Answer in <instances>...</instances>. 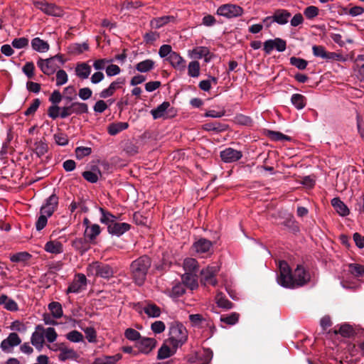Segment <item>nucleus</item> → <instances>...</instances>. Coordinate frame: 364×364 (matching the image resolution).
Returning <instances> with one entry per match:
<instances>
[{"label":"nucleus","mask_w":364,"mask_h":364,"mask_svg":"<svg viewBox=\"0 0 364 364\" xmlns=\"http://www.w3.org/2000/svg\"><path fill=\"white\" fill-rule=\"evenodd\" d=\"M186 328L178 321H173L169 327V334L167 341L174 349L181 347L188 340Z\"/></svg>","instance_id":"obj_1"},{"label":"nucleus","mask_w":364,"mask_h":364,"mask_svg":"<svg viewBox=\"0 0 364 364\" xmlns=\"http://www.w3.org/2000/svg\"><path fill=\"white\" fill-rule=\"evenodd\" d=\"M151 264L150 258L146 255L141 256L132 262L131 272L136 284L141 285L144 283Z\"/></svg>","instance_id":"obj_2"},{"label":"nucleus","mask_w":364,"mask_h":364,"mask_svg":"<svg viewBox=\"0 0 364 364\" xmlns=\"http://www.w3.org/2000/svg\"><path fill=\"white\" fill-rule=\"evenodd\" d=\"M115 271L107 264L100 262H95L87 267V274L88 277H100L105 279H109L114 277Z\"/></svg>","instance_id":"obj_3"},{"label":"nucleus","mask_w":364,"mask_h":364,"mask_svg":"<svg viewBox=\"0 0 364 364\" xmlns=\"http://www.w3.org/2000/svg\"><path fill=\"white\" fill-rule=\"evenodd\" d=\"M279 274L277 279L278 284L285 288H296L294 284L295 281L287 262L285 261L279 262Z\"/></svg>","instance_id":"obj_4"},{"label":"nucleus","mask_w":364,"mask_h":364,"mask_svg":"<svg viewBox=\"0 0 364 364\" xmlns=\"http://www.w3.org/2000/svg\"><path fill=\"white\" fill-rule=\"evenodd\" d=\"M216 14L227 18H236L242 15L243 9L235 4H227L219 6Z\"/></svg>","instance_id":"obj_5"},{"label":"nucleus","mask_w":364,"mask_h":364,"mask_svg":"<svg viewBox=\"0 0 364 364\" xmlns=\"http://www.w3.org/2000/svg\"><path fill=\"white\" fill-rule=\"evenodd\" d=\"M33 3L37 9L48 15L53 16H62L63 15V9L53 4H49L44 0H33Z\"/></svg>","instance_id":"obj_6"},{"label":"nucleus","mask_w":364,"mask_h":364,"mask_svg":"<svg viewBox=\"0 0 364 364\" xmlns=\"http://www.w3.org/2000/svg\"><path fill=\"white\" fill-rule=\"evenodd\" d=\"M87 280L85 274L78 273L75 274L73 282L68 286L67 294H78L85 289Z\"/></svg>","instance_id":"obj_7"},{"label":"nucleus","mask_w":364,"mask_h":364,"mask_svg":"<svg viewBox=\"0 0 364 364\" xmlns=\"http://www.w3.org/2000/svg\"><path fill=\"white\" fill-rule=\"evenodd\" d=\"M218 272L219 267L218 265L207 267L201 271V282L204 285L215 286L218 282L215 276Z\"/></svg>","instance_id":"obj_8"},{"label":"nucleus","mask_w":364,"mask_h":364,"mask_svg":"<svg viewBox=\"0 0 364 364\" xmlns=\"http://www.w3.org/2000/svg\"><path fill=\"white\" fill-rule=\"evenodd\" d=\"M21 343V339L16 333H11L8 337L4 339L0 345V348L4 353H11L13 348L18 346Z\"/></svg>","instance_id":"obj_9"},{"label":"nucleus","mask_w":364,"mask_h":364,"mask_svg":"<svg viewBox=\"0 0 364 364\" xmlns=\"http://www.w3.org/2000/svg\"><path fill=\"white\" fill-rule=\"evenodd\" d=\"M287 48V43L284 40L280 38L274 39H269L264 43V50L265 53L269 54L273 50L278 52H283Z\"/></svg>","instance_id":"obj_10"},{"label":"nucleus","mask_w":364,"mask_h":364,"mask_svg":"<svg viewBox=\"0 0 364 364\" xmlns=\"http://www.w3.org/2000/svg\"><path fill=\"white\" fill-rule=\"evenodd\" d=\"M55 58H49L47 59H41L40 58L37 65L41 69V70L47 75H50L53 74L57 69L60 67V65L54 60Z\"/></svg>","instance_id":"obj_11"},{"label":"nucleus","mask_w":364,"mask_h":364,"mask_svg":"<svg viewBox=\"0 0 364 364\" xmlns=\"http://www.w3.org/2000/svg\"><path fill=\"white\" fill-rule=\"evenodd\" d=\"M58 205V197L55 194H52L46 200L45 205H42L40 213L50 217L57 209Z\"/></svg>","instance_id":"obj_12"},{"label":"nucleus","mask_w":364,"mask_h":364,"mask_svg":"<svg viewBox=\"0 0 364 364\" xmlns=\"http://www.w3.org/2000/svg\"><path fill=\"white\" fill-rule=\"evenodd\" d=\"M43 326L42 325H37L35 331L33 332L31 337V344L38 350L41 351L44 346L45 340L43 336Z\"/></svg>","instance_id":"obj_13"},{"label":"nucleus","mask_w":364,"mask_h":364,"mask_svg":"<svg viewBox=\"0 0 364 364\" xmlns=\"http://www.w3.org/2000/svg\"><path fill=\"white\" fill-rule=\"evenodd\" d=\"M220 158L225 163H232L238 161L242 156L240 151H237L232 148H226L220 151Z\"/></svg>","instance_id":"obj_14"},{"label":"nucleus","mask_w":364,"mask_h":364,"mask_svg":"<svg viewBox=\"0 0 364 364\" xmlns=\"http://www.w3.org/2000/svg\"><path fill=\"white\" fill-rule=\"evenodd\" d=\"M294 279L295 287H301L306 284L309 279L310 276L309 274L304 269V268L301 266H297L296 269L294 273Z\"/></svg>","instance_id":"obj_15"},{"label":"nucleus","mask_w":364,"mask_h":364,"mask_svg":"<svg viewBox=\"0 0 364 364\" xmlns=\"http://www.w3.org/2000/svg\"><path fill=\"white\" fill-rule=\"evenodd\" d=\"M172 109L169 102H164L156 107V108L151 110V114L154 119L160 118H168V112Z\"/></svg>","instance_id":"obj_16"},{"label":"nucleus","mask_w":364,"mask_h":364,"mask_svg":"<svg viewBox=\"0 0 364 364\" xmlns=\"http://www.w3.org/2000/svg\"><path fill=\"white\" fill-rule=\"evenodd\" d=\"M130 225L127 223H117L114 220L107 227V231L112 235L120 236L130 229Z\"/></svg>","instance_id":"obj_17"},{"label":"nucleus","mask_w":364,"mask_h":364,"mask_svg":"<svg viewBox=\"0 0 364 364\" xmlns=\"http://www.w3.org/2000/svg\"><path fill=\"white\" fill-rule=\"evenodd\" d=\"M188 55L191 58L201 59L204 58L205 62H210L211 60L210 50L205 46L196 47L189 51Z\"/></svg>","instance_id":"obj_18"},{"label":"nucleus","mask_w":364,"mask_h":364,"mask_svg":"<svg viewBox=\"0 0 364 364\" xmlns=\"http://www.w3.org/2000/svg\"><path fill=\"white\" fill-rule=\"evenodd\" d=\"M167 60L174 69L180 72H183L186 70V61L179 53L176 52L172 53Z\"/></svg>","instance_id":"obj_19"},{"label":"nucleus","mask_w":364,"mask_h":364,"mask_svg":"<svg viewBox=\"0 0 364 364\" xmlns=\"http://www.w3.org/2000/svg\"><path fill=\"white\" fill-rule=\"evenodd\" d=\"M156 346V341L153 338H142L137 343L139 350L144 354L150 353Z\"/></svg>","instance_id":"obj_20"},{"label":"nucleus","mask_w":364,"mask_h":364,"mask_svg":"<svg viewBox=\"0 0 364 364\" xmlns=\"http://www.w3.org/2000/svg\"><path fill=\"white\" fill-rule=\"evenodd\" d=\"M101 233V228L98 224H92L85 229V239L90 243H94Z\"/></svg>","instance_id":"obj_21"},{"label":"nucleus","mask_w":364,"mask_h":364,"mask_svg":"<svg viewBox=\"0 0 364 364\" xmlns=\"http://www.w3.org/2000/svg\"><path fill=\"white\" fill-rule=\"evenodd\" d=\"M212 242L205 238H200L193 243V248L198 254H205L210 251Z\"/></svg>","instance_id":"obj_22"},{"label":"nucleus","mask_w":364,"mask_h":364,"mask_svg":"<svg viewBox=\"0 0 364 364\" xmlns=\"http://www.w3.org/2000/svg\"><path fill=\"white\" fill-rule=\"evenodd\" d=\"M44 250L48 253L58 255L63 252V245L57 240H50L45 244Z\"/></svg>","instance_id":"obj_23"},{"label":"nucleus","mask_w":364,"mask_h":364,"mask_svg":"<svg viewBox=\"0 0 364 364\" xmlns=\"http://www.w3.org/2000/svg\"><path fill=\"white\" fill-rule=\"evenodd\" d=\"M143 311L148 317L151 318H158L161 314L160 307L150 301L144 304Z\"/></svg>","instance_id":"obj_24"},{"label":"nucleus","mask_w":364,"mask_h":364,"mask_svg":"<svg viewBox=\"0 0 364 364\" xmlns=\"http://www.w3.org/2000/svg\"><path fill=\"white\" fill-rule=\"evenodd\" d=\"M291 14L286 9H277L273 15L274 21L279 25L288 23Z\"/></svg>","instance_id":"obj_25"},{"label":"nucleus","mask_w":364,"mask_h":364,"mask_svg":"<svg viewBox=\"0 0 364 364\" xmlns=\"http://www.w3.org/2000/svg\"><path fill=\"white\" fill-rule=\"evenodd\" d=\"M59 350L58 359L61 361L76 360L78 358L77 353L73 348L63 346L60 347Z\"/></svg>","instance_id":"obj_26"},{"label":"nucleus","mask_w":364,"mask_h":364,"mask_svg":"<svg viewBox=\"0 0 364 364\" xmlns=\"http://www.w3.org/2000/svg\"><path fill=\"white\" fill-rule=\"evenodd\" d=\"M31 47L32 48L39 53H46L49 48L50 46L47 41H43V39L36 37L31 40Z\"/></svg>","instance_id":"obj_27"},{"label":"nucleus","mask_w":364,"mask_h":364,"mask_svg":"<svg viewBox=\"0 0 364 364\" xmlns=\"http://www.w3.org/2000/svg\"><path fill=\"white\" fill-rule=\"evenodd\" d=\"M331 205L335 210L341 216H346L349 214L350 211L346 205L340 200L338 198H334L331 200Z\"/></svg>","instance_id":"obj_28"},{"label":"nucleus","mask_w":364,"mask_h":364,"mask_svg":"<svg viewBox=\"0 0 364 364\" xmlns=\"http://www.w3.org/2000/svg\"><path fill=\"white\" fill-rule=\"evenodd\" d=\"M91 73V67L87 63H77L75 67V74L81 79H87Z\"/></svg>","instance_id":"obj_29"},{"label":"nucleus","mask_w":364,"mask_h":364,"mask_svg":"<svg viewBox=\"0 0 364 364\" xmlns=\"http://www.w3.org/2000/svg\"><path fill=\"white\" fill-rule=\"evenodd\" d=\"M182 280L192 290L198 287L196 273L186 272L182 277Z\"/></svg>","instance_id":"obj_30"},{"label":"nucleus","mask_w":364,"mask_h":364,"mask_svg":"<svg viewBox=\"0 0 364 364\" xmlns=\"http://www.w3.org/2000/svg\"><path fill=\"white\" fill-rule=\"evenodd\" d=\"M0 305H4V309L10 311H16L18 309L17 303L5 294L0 296Z\"/></svg>","instance_id":"obj_31"},{"label":"nucleus","mask_w":364,"mask_h":364,"mask_svg":"<svg viewBox=\"0 0 364 364\" xmlns=\"http://www.w3.org/2000/svg\"><path fill=\"white\" fill-rule=\"evenodd\" d=\"M155 67V62L151 59H146L136 64L135 69L139 73H147Z\"/></svg>","instance_id":"obj_32"},{"label":"nucleus","mask_w":364,"mask_h":364,"mask_svg":"<svg viewBox=\"0 0 364 364\" xmlns=\"http://www.w3.org/2000/svg\"><path fill=\"white\" fill-rule=\"evenodd\" d=\"M174 20L175 18L173 16H164L161 17L153 18L151 21L150 24L151 27L158 29L167 24L170 21H173Z\"/></svg>","instance_id":"obj_33"},{"label":"nucleus","mask_w":364,"mask_h":364,"mask_svg":"<svg viewBox=\"0 0 364 364\" xmlns=\"http://www.w3.org/2000/svg\"><path fill=\"white\" fill-rule=\"evenodd\" d=\"M177 349L169 347L166 343H164L158 350L157 358L163 360L169 358L176 352Z\"/></svg>","instance_id":"obj_34"},{"label":"nucleus","mask_w":364,"mask_h":364,"mask_svg":"<svg viewBox=\"0 0 364 364\" xmlns=\"http://www.w3.org/2000/svg\"><path fill=\"white\" fill-rule=\"evenodd\" d=\"M48 308L53 318L58 319L63 316V307L59 302L52 301L48 304Z\"/></svg>","instance_id":"obj_35"},{"label":"nucleus","mask_w":364,"mask_h":364,"mask_svg":"<svg viewBox=\"0 0 364 364\" xmlns=\"http://www.w3.org/2000/svg\"><path fill=\"white\" fill-rule=\"evenodd\" d=\"M128 127L129 124L127 122H119L109 124L107 132L110 135L114 136L120 132L127 129Z\"/></svg>","instance_id":"obj_36"},{"label":"nucleus","mask_w":364,"mask_h":364,"mask_svg":"<svg viewBox=\"0 0 364 364\" xmlns=\"http://www.w3.org/2000/svg\"><path fill=\"white\" fill-rule=\"evenodd\" d=\"M121 358L122 355L120 354H116L112 356H105L104 358H97L92 364H116Z\"/></svg>","instance_id":"obj_37"},{"label":"nucleus","mask_w":364,"mask_h":364,"mask_svg":"<svg viewBox=\"0 0 364 364\" xmlns=\"http://www.w3.org/2000/svg\"><path fill=\"white\" fill-rule=\"evenodd\" d=\"M70 106L71 114H82L88 112V106L86 103L75 102Z\"/></svg>","instance_id":"obj_38"},{"label":"nucleus","mask_w":364,"mask_h":364,"mask_svg":"<svg viewBox=\"0 0 364 364\" xmlns=\"http://www.w3.org/2000/svg\"><path fill=\"white\" fill-rule=\"evenodd\" d=\"M183 269L186 272L196 273L198 269V264L196 259L186 258L183 261Z\"/></svg>","instance_id":"obj_39"},{"label":"nucleus","mask_w":364,"mask_h":364,"mask_svg":"<svg viewBox=\"0 0 364 364\" xmlns=\"http://www.w3.org/2000/svg\"><path fill=\"white\" fill-rule=\"evenodd\" d=\"M291 102L297 109L304 108L306 104V97L301 94L292 95Z\"/></svg>","instance_id":"obj_40"},{"label":"nucleus","mask_w":364,"mask_h":364,"mask_svg":"<svg viewBox=\"0 0 364 364\" xmlns=\"http://www.w3.org/2000/svg\"><path fill=\"white\" fill-rule=\"evenodd\" d=\"M100 212L102 215L100 221L102 223L105 224L107 227L109 225H110V223H112L114 220H117V217L115 215L105 210L102 208H100Z\"/></svg>","instance_id":"obj_41"},{"label":"nucleus","mask_w":364,"mask_h":364,"mask_svg":"<svg viewBox=\"0 0 364 364\" xmlns=\"http://www.w3.org/2000/svg\"><path fill=\"white\" fill-rule=\"evenodd\" d=\"M240 315L236 312H232L228 315H223L220 316V320L221 322L228 325H235L238 322Z\"/></svg>","instance_id":"obj_42"},{"label":"nucleus","mask_w":364,"mask_h":364,"mask_svg":"<svg viewBox=\"0 0 364 364\" xmlns=\"http://www.w3.org/2000/svg\"><path fill=\"white\" fill-rule=\"evenodd\" d=\"M101 176V172L100 170H94V171H86L82 173L83 178L90 183H96L99 177Z\"/></svg>","instance_id":"obj_43"},{"label":"nucleus","mask_w":364,"mask_h":364,"mask_svg":"<svg viewBox=\"0 0 364 364\" xmlns=\"http://www.w3.org/2000/svg\"><path fill=\"white\" fill-rule=\"evenodd\" d=\"M203 129L206 131H214L216 132H221L228 129L225 124H221L219 122L206 123L203 126Z\"/></svg>","instance_id":"obj_44"},{"label":"nucleus","mask_w":364,"mask_h":364,"mask_svg":"<svg viewBox=\"0 0 364 364\" xmlns=\"http://www.w3.org/2000/svg\"><path fill=\"white\" fill-rule=\"evenodd\" d=\"M215 300L218 306L220 308L225 309H230L233 307V304L231 301H230L227 298L223 296L221 293L217 294Z\"/></svg>","instance_id":"obj_45"},{"label":"nucleus","mask_w":364,"mask_h":364,"mask_svg":"<svg viewBox=\"0 0 364 364\" xmlns=\"http://www.w3.org/2000/svg\"><path fill=\"white\" fill-rule=\"evenodd\" d=\"M44 340L46 339L48 343H52L55 342L58 338V333L55 329L53 327L44 328L43 327Z\"/></svg>","instance_id":"obj_46"},{"label":"nucleus","mask_w":364,"mask_h":364,"mask_svg":"<svg viewBox=\"0 0 364 364\" xmlns=\"http://www.w3.org/2000/svg\"><path fill=\"white\" fill-rule=\"evenodd\" d=\"M188 74L191 77H198L200 75V63L193 60L188 63Z\"/></svg>","instance_id":"obj_47"},{"label":"nucleus","mask_w":364,"mask_h":364,"mask_svg":"<svg viewBox=\"0 0 364 364\" xmlns=\"http://www.w3.org/2000/svg\"><path fill=\"white\" fill-rule=\"evenodd\" d=\"M144 6V4L141 1H124L122 4L121 10H132L136 9Z\"/></svg>","instance_id":"obj_48"},{"label":"nucleus","mask_w":364,"mask_h":364,"mask_svg":"<svg viewBox=\"0 0 364 364\" xmlns=\"http://www.w3.org/2000/svg\"><path fill=\"white\" fill-rule=\"evenodd\" d=\"M184 293L185 289L183 285L178 283L174 285L168 291V296L173 299H176L181 296Z\"/></svg>","instance_id":"obj_49"},{"label":"nucleus","mask_w":364,"mask_h":364,"mask_svg":"<svg viewBox=\"0 0 364 364\" xmlns=\"http://www.w3.org/2000/svg\"><path fill=\"white\" fill-rule=\"evenodd\" d=\"M349 272L355 277H364V266L359 264H350Z\"/></svg>","instance_id":"obj_50"},{"label":"nucleus","mask_w":364,"mask_h":364,"mask_svg":"<svg viewBox=\"0 0 364 364\" xmlns=\"http://www.w3.org/2000/svg\"><path fill=\"white\" fill-rule=\"evenodd\" d=\"M35 146V154L38 156L41 157L46 154V153L48 151V145L45 142L40 141H37L34 144Z\"/></svg>","instance_id":"obj_51"},{"label":"nucleus","mask_w":364,"mask_h":364,"mask_svg":"<svg viewBox=\"0 0 364 364\" xmlns=\"http://www.w3.org/2000/svg\"><path fill=\"white\" fill-rule=\"evenodd\" d=\"M75 153L77 159H82L91 154L92 149L87 146H78L75 149Z\"/></svg>","instance_id":"obj_52"},{"label":"nucleus","mask_w":364,"mask_h":364,"mask_svg":"<svg viewBox=\"0 0 364 364\" xmlns=\"http://www.w3.org/2000/svg\"><path fill=\"white\" fill-rule=\"evenodd\" d=\"M65 337L68 341L73 343H79L83 340V335L76 330L69 332L66 334Z\"/></svg>","instance_id":"obj_53"},{"label":"nucleus","mask_w":364,"mask_h":364,"mask_svg":"<svg viewBox=\"0 0 364 364\" xmlns=\"http://www.w3.org/2000/svg\"><path fill=\"white\" fill-rule=\"evenodd\" d=\"M124 336L129 341H136L141 339L140 333L135 329L129 328L124 332Z\"/></svg>","instance_id":"obj_54"},{"label":"nucleus","mask_w":364,"mask_h":364,"mask_svg":"<svg viewBox=\"0 0 364 364\" xmlns=\"http://www.w3.org/2000/svg\"><path fill=\"white\" fill-rule=\"evenodd\" d=\"M174 53L175 51H173L171 46L168 44L162 45L159 50V55L162 58H166L167 59Z\"/></svg>","instance_id":"obj_55"},{"label":"nucleus","mask_w":364,"mask_h":364,"mask_svg":"<svg viewBox=\"0 0 364 364\" xmlns=\"http://www.w3.org/2000/svg\"><path fill=\"white\" fill-rule=\"evenodd\" d=\"M68 80V76L64 70H59L56 72V85H65Z\"/></svg>","instance_id":"obj_56"},{"label":"nucleus","mask_w":364,"mask_h":364,"mask_svg":"<svg viewBox=\"0 0 364 364\" xmlns=\"http://www.w3.org/2000/svg\"><path fill=\"white\" fill-rule=\"evenodd\" d=\"M11 45L16 49L23 48L28 46V39L25 37L14 38L11 42Z\"/></svg>","instance_id":"obj_57"},{"label":"nucleus","mask_w":364,"mask_h":364,"mask_svg":"<svg viewBox=\"0 0 364 364\" xmlns=\"http://www.w3.org/2000/svg\"><path fill=\"white\" fill-rule=\"evenodd\" d=\"M290 63L299 70H304L308 65V62L306 60L296 57L290 58Z\"/></svg>","instance_id":"obj_58"},{"label":"nucleus","mask_w":364,"mask_h":364,"mask_svg":"<svg viewBox=\"0 0 364 364\" xmlns=\"http://www.w3.org/2000/svg\"><path fill=\"white\" fill-rule=\"evenodd\" d=\"M31 257V255L26 252H18L11 256L10 259L13 262L26 261Z\"/></svg>","instance_id":"obj_59"},{"label":"nucleus","mask_w":364,"mask_h":364,"mask_svg":"<svg viewBox=\"0 0 364 364\" xmlns=\"http://www.w3.org/2000/svg\"><path fill=\"white\" fill-rule=\"evenodd\" d=\"M318 9L314 6H309L304 11V14L308 19H312L318 15Z\"/></svg>","instance_id":"obj_60"},{"label":"nucleus","mask_w":364,"mask_h":364,"mask_svg":"<svg viewBox=\"0 0 364 364\" xmlns=\"http://www.w3.org/2000/svg\"><path fill=\"white\" fill-rule=\"evenodd\" d=\"M35 66L33 62H27L22 68L23 73L28 77L32 78L34 75Z\"/></svg>","instance_id":"obj_61"},{"label":"nucleus","mask_w":364,"mask_h":364,"mask_svg":"<svg viewBox=\"0 0 364 364\" xmlns=\"http://www.w3.org/2000/svg\"><path fill=\"white\" fill-rule=\"evenodd\" d=\"M312 51L314 56L325 59L326 57V50L322 46L314 45L312 47Z\"/></svg>","instance_id":"obj_62"},{"label":"nucleus","mask_w":364,"mask_h":364,"mask_svg":"<svg viewBox=\"0 0 364 364\" xmlns=\"http://www.w3.org/2000/svg\"><path fill=\"white\" fill-rule=\"evenodd\" d=\"M165 323L161 321H156L153 323H151V331L156 334H159L164 332L165 331Z\"/></svg>","instance_id":"obj_63"},{"label":"nucleus","mask_w":364,"mask_h":364,"mask_svg":"<svg viewBox=\"0 0 364 364\" xmlns=\"http://www.w3.org/2000/svg\"><path fill=\"white\" fill-rule=\"evenodd\" d=\"M358 76L361 80H364V55L358 56Z\"/></svg>","instance_id":"obj_64"}]
</instances>
